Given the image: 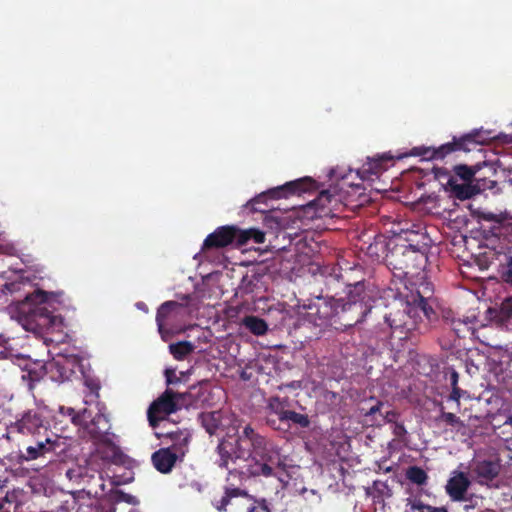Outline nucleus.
Segmentation results:
<instances>
[{
    "label": "nucleus",
    "mask_w": 512,
    "mask_h": 512,
    "mask_svg": "<svg viewBox=\"0 0 512 512\" xmlns=\"http://www.w3.org/2000/svg\"><path fill=\"white\" fill-rule=\"evenodd\" d=\"M236 458H243L248 461L251 468L258 466L260 470L264 465L268 467L269 472L261 474L263 477L277 476L276 468H284L285 463L282 459L280 448L265 436L257 433L250 425H246L242 434L236 439Z\"/></svg>",
    "instance_id": "f257e3e1"
},
{
    "label": "nucleus",
    "mask_w": 512,
    "mask_h": 512,
    "mask_svg": "<svg viewBox=\"0 0 512 512\" xmlns=\"http://www.w3.org/2000/svg\"><path fill=\"white\" fill-rule=\"evenodd\" d=\"M99 405L97 403L96 413L88 408L82 410L81 422L78 427L93 442L102 459L116 462L121 456V451L114 442L115 434L111 432L110 419L102 411L104 407L100 408Z\"/></svg>",
    "instance_id": "f03ea898"
},
{
    "label": "nucleus",
    "mask_w": 512,
    "mask_h": 512,
    "mask_svg": "<svg viewBox=\"0 0 512 512\" xmlns=\"http://www.w3.org/2000/svg\"><path fill=\"white\" fill-rule=\"evenodd\" d=\"M336 324L339 327H352L362 322L372 309V297L366 291L363 282L350 287L345 298L336 299Z\"/></svg>",
    "instance_id": "7ed1b4c3"
},
{
    "label": "nucleus",
    "mask_w": 512,
    "mask_h": 512,
    "mask_svg": "<svg viewBox=\"0 0 512 512\" xmlns=\"http://www.w3.org/2000/svg\"><path fill=\"white\" fill-rule=\"evenodd\" d=\"M201 392L202 387L197 388L195 386L185 393H178L169 388L166 389L150 404L147 410L150 426L153 428L157 427L160 421L182 408L196 407L200 401H204L199 399Z\"/></svg>",
    "instance_id": "20e7f679"
},
{
    "label": "nucleus",
    "mask_w": 512,
    "mask_h": 512,
    "mask_svg": "<svg viewBox=\"0 0 512 512\" xmlns=\"http://www.w3.org/2000/svg\"><path fill=\"white\" fill-rule=\"evenodd\" d=\"M492 138L493 136L490 135V132L474 130L459 138L453 137L451 142L445 143L438 148L430 146L413 147L408 155L421 157L422 160L426 161L443 160L447 155L453 152L472 151L476 149L478 145H483Z\"/></svg>",
    "instance_id": "39448f33"
},
{
    "label": "nucleus",
    "mask_w": 512,
    "mask_h": 512,
    "mask_svg": "<svg viewBox=\"0 0 512 512\" xmlns=\"http://www.w3.org/2000/svg\"><path fill=\"white\" fill-rule=\"evenodd\" d=\"M385 261L394 276L407 278L417 275L426 266L427 255L414 245L396 243L389 248Z\"/></svg>",
    "instance_id": "423d86ee"
},
{
    "label": "nucleus",
    "mask_w": 512,
    "mask_h": 512,
    "mask_svg": "<svg viewBox=\"0 0 512 512\" xmlns=\"http://www.w3.org/2000/svg\"><path fill=\"white\" fill-rule=\"evenodd\" d=\"M384 319L392 332L399 334V339H405L413 332L424 333L432 324L428 323L419 308L408 300L401 302L400 307L392 308L385 314Z\"/></svg>",
    "instance_id": "0eeeda50"
},
{
    "label": "nucleus",
    "mask_w": 512,
    "mask_h": 512,
    "mask_svg": "<svg viewBox=\"0 0 512 512\" xmlns=\"http://www.w3.org/2000/svg\"><path fill=\"white\" fill-rule=\"evenodd\" d=\"M63 297V292H46L36 289L25 295L24 304L29 306L28 313L39 326H51L57 318L52 310L56 309L55 304L63 302Z\"/></svg>",
    "instance_id": "6e6552de"
},
{
    "label": "nucleus",
    "mask_w": 512,
    "mask_h": 512,
    "mask_svg": "<svg viewBox=\"0 0 512 512\" xmlns=\"http://www.w3.org/2000/svg\"><path fill=\"white\" fill-rule=\"evenodd\" d=\"M172 444L166 448H160L151 456L153 466L157 471L167 474L172 471L178 460H182L188 451L191 435L187 430L177 429L167 434Z\"/></svg>",
    "instance_id": "1a4fd4ad"
},
{
    "label": "nucleus",
    "mask_w": 512,
    "mask_h": 512,
    "mask_svg": "<svg viewBox=\"0 0 512 512\" xmlns=\"http://www.w3.org/2000/svg\"><path fill=\"white\" fill-rule=\"evenodd\" d=\"M62 437L50 432L27 439H21L18 444V463L29 462L40 458H46L48 455L62 451L64 444Z\"/></svg>",
    "instance_id": "9d476101"
},
{
    "label": "nucleus",
    "mask_w": 512,
    "mask_h": 512,
    "mask_svg": "<svg viewBox=\"0 0 512 512\" xmlns=\"http://www.w3.org/2000/svg\"><path fill=\"white\" fill-rule=\"evenodd\" d=\"M11 429L20 434L22 439L52 432L50 422L45 415V409L41 407H34L24 411L11 424Z\"/></svg>",
    "instance_id": "9b49d317"
},
{
    "label": "nucleus",
    "mask_w": 512,
    "mask_h": 512,
    "mask_svg": "<svg viewBox=\"0 0 512 512\" xmlns=\"http://www.w3.org/2000/svg\"><path fill=\"white\" fill-rule=\"evenodd\" d=\"M199 421L209 435L215 436H231L240 426L237 416L228 410L202 412Z\"/></svg>",
    "instance_id": "f8f14e48"
},
{
    "label": "nucleus",
    "mask_w": 512,
    "mask_h": 512,
    "mask_svg": "<svg viewBox=\"0 0 512 512\" xmlns=\"http://www.w3.org/2000/svg\"><path fill=\"white\" fill-rule=\"evenodd\" d=\"M315 188V181L310 177L300 178L294 181L285 183L284 185L263 192L251 200V206L255 211L265 212L266 209L259 207L261 203H265L268 198L279 199L288 197L290 195H300Z\"/></svg>",
    "instance_id": "ddd939ff"
},
{
    "label": "nucleus",
    "mask_w": 512,
    "mask_h": 512,
    "mask_svg": "<svg viewBox=\"0 0 512 512\" xmlns=\"http://www.w3.org/2000/svg\"><path fill=\"white\" fill-rule=\"evenodd\" d=\"M337 316V301L334 298L329 300L323 298H317L313 303H310L307 307L305 319L312 323L314 326L327 327L334 326L336 324Z\"/></svg>",
    "instance_id": "4468645a"
},
{
    "label": "nucleus",
    "mask_w": 512,
    "mask_h": 512,
    "mask_svg": "<svg viewBox=\"0 0 512 512\" xmlns=\"http://www.w3.org/2000/svg\"><path fill=\"white\" fill-rule=\"evenodd\" d=\"M434 294L433 285L427 281H421L415 293L407 297L409 302H413L415 307L419 308L428 323H434L437 320V313L429 304Z\"/></svg>",
    "instance_id": "2eb2a0df"
},
{
    "label": "nucleus",
    "mask_w": 512,
    "mask_h": 512,
    "mask_svg": "<svg viewBox=\"0 0 512 512\" xmlns=\"http://www.w3.org/2000/svg\"><path fill=\"white\" fill-rule=\"evenodd\" d=\"M233 243L238 247V227L233 225L221 226L205 238L202 251L224 248Z\"/></svg>",
    "instance_id": "dca6fc26"
},
{
    "label": "nucleus",
    "mask_w": 512,
    "mask_h": 512,
    "mask_svg": "<svg viewBox=\"0 0 512 512\" xmlns=\"http://www.w3.org/2000/svg\"><path fill=\"white\" fill-rule=\"evenodd\" d=\"M258 469V466L251 468L249 464L247 463L243 467L240 468H234L228 471L226 479H225V486L226 488H234V489H242L241 486L249 479L259 477L261 474H266L269 472L268 467L265 465Z\"/></svg>",
    "instance_id": "f3484780"
},
{
    "label": "nucleus",
    "mask_w": 512,
    "mask_h": 512,
    "mask_svg": "<svg viewBox=\"0 0 512 512\" xmlns=\"http://www.w3.org/2000/svg\"><path fill=\"white\" fill-rule=\"evenodd\" d=\"M287 399H281L278 396H274L269 398L266 410L268 412L266 416V424L274 430L283 431L285 430L283 426H281V422L287 413L288 409Z\"/></svg>",
    "instance_id": "a211bd4d"
},
{
    "label": "nucleus",
    "mask_w": 512,
    "mask_h": 512,
    "mask_svg": "<svg viewBox=\"0 0 512 512\" xmlns=\"http://www.w3.org/2000/svg\"><path fill=\"white\" fill-rule=\"evenodd\" d=\"M183 305L176 301H166L160 305L156 313V323L159 333L164 337L166 326L170 320L180 315Z\"/></svg>",
    "instance_id": "6ab92c4d"
},
{
    "label": "nucleus",
    "mask_w": 512,
    "mask_h": 512,
    "mask_svg": "<svg viewBox=\"0 0 512 512\" xmlns=\"http://www.w3.org/2000/svg\"><path fill=\"white\" fill-rule=\"evenodd\" d=\"M470 484L471 482L464 472H455L447 481L446 492L453 501H463Z\"/></svg>",
    "instance_id": "aec40b11"
},
{
    "label": "nucleus",
    "mask_w": 512,
    "mask_h": 512,
    "mask_svg": "<svg viewBox=\"0 0 512 512\" xmlns=\"http://www.w3.org/2000/svg\"><path fill=\"white\" fill-rule=\"evenodd\" d=\"M488 312L497 326L512 329V296L504 299L498 309L490 308Z\"/></svg>",
    "instance_id": "412c9836"
},
{
    "label": "nucleus",
    "mask_w": 512,
    "mask_h": 512,
    "mask_svg": "<svg viewBox=\"0 0 512 512\" xmlns=\"http://www.w3.org/2000/svg\"><path fill=\"white\" fill-rule=\"evenodd\" d=\"M443 321L445 325H447L451 330L454 331L458 338H466L469 335L474 334L476 318L475 317H465L461 318H449L448 316H444Z\"/></svg>",
    "instance_id": "4be33fe9"
},
{
    "label": "nucleus",
    "mask_w": 512,
    "mask_h": 512,
    "mask_svg": "<svg viewBox=\"0 0 512 512\" xmlns=\"http://www.w3.org/2000/svg\"><path fill=\"white\" fill-rule=\"evenodd\" d=\"M499 462L493 460H481L474 463L473 472L482 481H492L500 472Z\"/></svg>",
    "instance_id": "5701e85b"
},
{
    "label": "nucleus",
    "mask_w": 512,
    "mask_h": 512,
    "mask_svg": "<svg viewBox=\"0 0 512 512\" xmlns=\"http://www.w3.org/2000/svg\"><path fill=\"white\" fill-rule=\"evenodd\" d=\"M384 403L374 397L362 402L359 407L360 415L364 416L372 424H380L381 413L383 412Z\"/></svg>",
    "instance_id": "b1692460"
},
{
    "label": "nucleus",
    "mask_w": 512,
    "mask_h": 512,
    "mask_svg": "<svg viewBox=\"0 0 512 512\" xmlns=\"http://www.w3.org/2000/svg\"><path fill=\"white\" fill-rule=\"evenodd\" d=\"M236 443L232 444L231 442L222 439L216 451L218 453L219 459L216 461V464L220 468H228L230 462H235L238 458L235 456Z\"/></svg>",
    "instance_id": "393cba45"
},
{
    "label": "nucleus",
    "mask_w": 512,
    "mask_h": 512,
    "mask_svg": "<svg viewBox=\"0 0 512 512\" xmlns=\"http://www.w3.org/2000/svg\"><path fill=\"white\" fill-rule=\"evenodd\" d=\"M0 512H23V503L15 491L0 490Z\"/></svg>",
    "instance_id": "a878e982"
},
{
    "label": "nucleus",
    "mask_w": 512,
    "mask_h": 512,
    "mask_svg": "<svg viewBox=\"0 0 512 512\" xmlns=\"http://www.w3.org/2000/svg\"><path fill=\"white\" fill-rule=\"evenodd\" d=\"M237 497H249L248 491L246 489H234V488H226L224 487V494L219 500H214L212 505L219 512H226L228 505L231 503L233 498Z\"/></svg>",
    "instance_id": "bb28decb"
},
{
    "label": "nucleus",
    "mask_w": 512,
    "mask_h": 512,
    "mask_svg": "<svg viewBox=\"0 0 512 512\" xmlns=\"http://www.w3.org/2000/svg\"><path fill=\"white\" fill-rule=\"evenodd\" d=\"M291 424L305 429L310 426L311 420L307 414H301L293 410H288L281 422V426L286 425V427H284V431H287L291 427Z\"/></svg>",
    "instance_id": "cd10ccee"
},
{
    "label": "nucleus",
    "mask_w": 512,
    "mask_h": 512,
    "mask_svg": "<svg viewBox=\"0 0 512 512\" xmlns=\"http://www.w3.org/2000/svg\"><path fill=\"white\" fill-rule=\"evenodd\" d=\"M250 240H253L256 244L264 243L265 234L256 228H250L246 230L238 228V247L246 245Z\"/></svg>",
    "instance_id": "c85d7f7f"
},
{
    "label": "nucleus",
    "mask_w": 512,
    "mask_h": 512,
    "mask_svg": "<svg viewBox=\"0 0 512 512\" xmlns=\"http://www.w3.org/2000/svg\"><path fill=\"white\" fill-rule=\"evenodd\" d=\"M244 326L254 335H264L268 330V325L265 320L257 316H246L243 319Z\"/></svg>",
    "instance_id": "c756f323"
},
{
    "label": "nucleus",
    "mask_w": 512,
    "mask_h": 512,
    "mask_svg": "<svg viewBox=\"0 0 512 512\" xmlns=\"http://www.w3.org/2000/svg\"><path fill=\"white\" fill-rule=\"evenodd\" d=\"M195 346L189 341H180L169 345V351L176 360H183L194 352Z\"/></svg>",
    "instance_id": "7c9ffc66"
},
{
    "label": "nucleus",
    "mask_w": 512,
    "mask_h": 512,
    "mask_svg": "<svg viewBox=\"0 0 512 512\" xmlns=\"http://www.w3.org/2000/svg\"><path fill=\"white\" fill-rule=\"evenodd\" d=\"M392 156H381L375 159H371L366 165L367 168H364L365 172H369L373 175H378L383 170H386V164L389 161H392Z\"/></svg>",
    "instance_id": "2f4dec72"
},
{
    "label": "nucleus",
    "mask_w": 512,
    "mask_h": 512,
    "mask_svg": "<svg viewBox=\"0 0 512 512\" xmlns=\"http://www.w3.org/2000/svg\"><path fill=\"white\" fill-rule=\"evenodd\" d=\"M406 478L416 485H424L428 480V475L421 467L411 466L406 471Z\"/></svg>",
    "instance_id": "473e14b6"
},
{
    "label": "nucleus",
    "mask_w": 512,
    "mask_h": 512,
    "mask_svg": "<svg viewBox=\"0 0 512 512\" xmlns=\"http://www.w3.org/2000/svg\"><path fill=\"white\" fill-rule=\"evenodd\" d=\"M332 198L333 195L329 191L323 190L318 194L317 198L312 201V205L324 208L331 203Z\"/></svg>",
    "instance_id": "72a5a7b5"
},
{
    "label": "nucleus",
    "mask_w": 512,
    "mask_h": 512,
    "mask_svg": "<svg viewBox=\"0 0 512 512\" xmlns=\"http://www.w3.org/2000/svg\"><path fill=\"white\" fill-rule=\"evenodd\" d=\"M455 174L464 181H471L475 175V171L467 165H457L454 168Z\"/></svg>",
    "instance_id": "f704fd0d"
},
{
    "label": "nucleus",
    "mask_w": 512,
    "mask_h": 512,
    "mask_svg": "<svg viewBox=\"0 0 512 512\" xmlns=\"http://www.w3.org/2000/svg\"><path fill=\"white\" fill-rule=\"evenodd\" d=\"M499 274L503 282L507 285L512 281V257L508 258L506 265L500 267Z\"/></svg>",
    "instance_id": "c9c22d12"
},
{
    "label": "nucleus",
    "mask_w": 512,
    "mask_h": 512,
    "mask_svg": "<svg viewBox=\"0 0 512 512\" xmlns=\"http://www.w3.org/2000/svg\"><path fill=\"white\" fill-rule=\"evenodd\" d=\"M456 195L459 199H469L474 195V190L470 185H457L454 187Z\"/></svg>",
    "instance_id": "e433bc0d"
},
{
    "label": "nucleus",
    "mask_w": 512,
    "mask_h": 512,
    "mask_svg": "<svg viewBox=\"0 0 512 512\" xmlns=\"http://www.w3.org/2000/svg\"><path fill=\"white\" fill-rule=\"evenodd\" d=\"M60 412L63 414V415H67L71 418V421L74 425L78 426L81 422L80 420V417L82 415V410L79 411V412H76L73 408L71 407H61L60 408Z\"/></svg>",
    "instance_id": "4c0bfd02"
},
{
    "label": "nucleus",
    "mask_w": 512,
    "mask_h": 512,
    "mask_svg": "<svg viewBox=\"0 0 512 512\" xmlns=\"http://www.w3.org/2000/svg\"><path fill=\"white\" fill-rule=\"evenodd\" d=\"M69 362L70 361L68 359H64L63 361L58 360L55 362L56 367L60 371V376H61L62 380L69 379V377L73 373L72 368L66 369V365L69 364Z\"/></svg>",
    "instance_id": "58836bf2"
},
{
    "label": "nucleus",
    "mask_w": 512,
    "mask_h": 512,
    "mask_svg": "<svg viewBox=\"0 0 512 512\" xmlns=\"http://www.w3.org/2000/svg\"><path fill=\"white\" fill-rule=\"evenodd\" d=\"M247 512H271L265 499L255 500V504L248 507Z\"/></svg>",
    "instance_id": "ea45409f"
},
{
    "label": "nucleus",
    "mask_w": 512,
    "mask_h": 512,
    "mask_svg": "<svg viewBox=\"0 0 512 512\" xmlns=\"http://www.w3.org/2000/svg\"><path fill=\"white\" fill-rule=\"evenodd\" d=\"M323 400L330 405H337L340 402V395L337 392L325 390L322 393Z\"/></svg>",
    "instance_id": "a19ab883"
},
{
    "label": "nucleus",
    "mask_w": 512,
    "mask_h": 512,
    "mask_svg": "<svg viewBox=\"0 0 512 512\" xmlns=\"http://www.w3.org/2000/svg\"><path fill=\"white\" fill-rule=\"evenodd\" d=\"M440 419L450 426H456L461 422L460 418L451 412L442 411Z\"/></svg>",
    "instance_id": "79ce46f5"
},
{
    "label": "nucleus",
    "mask_w": 512,
    "mask_h": 512,
    "mask_svg": "<svg viewBox=\"0 0 512 512\" xmlns=\"http://www.w3.org/2000/svg\"><path fill=\"white\" fill-rule=\"evenodd\" d=\"M392 432L398 439H403L407 434L405 426L402 423H398L397 421L393 423Z\"/></svg>",
    "instance_id": "37998d69"
},
{
    "label": "nucleus",
    "mask_w": 512,
    "mask_h": 512,
    "mask_svg": "<svg viewBox=\"0 0 512 512\" xmlns=\"http://www.w3.org/2000/svg\"><path fill=\"white\" fill-rule=\"evenodd\" d=\"M165 377L167 385H173L180 382V378L177 377L175 369L167 368L165 370Z\"/></svg>",
    "instance_id": "c03bdc74"
},
{
    "label": "nucleus",
    "mask_w": 512,
    "mask_h": 512,
    "mask_svg": "<svg viewBox=\"0 0 512 512\" xmlns=\"http://www.w3.org/2000/svg\"><path fill=\"white\" fill-rule=\"evenodd\" d=\"M85 384L89 388L91 394H93L96 398H99V390L101 388L100 383L93 379H87Z\"/></svg>",
    "instance_id": "a18cd8bd"
},
{
    "label": "nucleus",
    "mask_w": 512,
    "mask_h": 512,
    "mask_svg": "<svg viewBox=\"0 0 512 512\" xmlns=\"http://www.w3.org/2000/svg\"><path fill=\"white\" fill-rule=\"evenodd\" d=\"M397 416H398V414L393 410L382 412L380 422L393 424L396 422Z\"/></svg>",
    "instance_id": "49530a36"
},
{
    "label": "nucleus",
    "mask_w": 512,
    "mask_h": 512,
    "mask_svg": "<svg viewBox=\"0 0 512 512\" xmlns=\"http://www.w3.org/2000/svg\"><path fill=\"white\" fill-rule=\"evenodd\" d=\"M22 285H23L22 282L14 281V282L6 283L5 289H6L7 293L13 294L15 292H18Z\"/></svg>",
    "instance_id": "de8ad7c7"
},
{
    "label": "nucleus",
    "mask_w": 512,
    "mask_h": 512,
    "mask_svg": "<svg viewBox=\"0 0 512 512\" xmlns=\"http://www.w3.org/2000/svg\"><path fill=\"white\" fill-rule=\"evenodd\" d=\"M44 374H45V372L42 371V369L39 372L36 371V370H29L28 371V377H29V379L32 382L40 381Z\"/></svg>",
    "instance_id": "09e8293b"
},
{
    "label": "nucleus",
    "mask_w": 512,
    "mask_h": 512,
    "mask_svg": "<svg viewBox=\"0 0 512 512\" xmlns=\"http://www.w3.org/2000/svg\"><path fill=\"white\" fill-rule=\"evenodd\" d=\"M81 468H77V469H69L67 472H66V476L70 479V480H73V481H77L78 478H80L82 476V473H81Z\"/></svg>",
    "instance_id": "8fccbe9b"
},
{
    "label": "nucleus",
    "mask_w": 512,
    "mask_h": 512,
    "mask_svg": "<svg viewBox=\"0 0 512 512\" xmlns=\"http://www.w3.org/2000/svg\"><path fill=\"white\" fill-rule=\"evenodd\" d=\"M462 395V390L459 387H453L449 395V400L459 402Z\"/></svg>",
    "instance_id": "3c124183"
},
{
    "label": "nucleus",
    "mask_w": 512,
    "mask_h": 512,
    "mask_svg": "<svg viewBox=\"0 0 512 512\" xmlns=\"http://www.w3.org/2000/svg\"><path fill=\"white\" fill-rule=\"evenodd\" d=\"M458 380H459V375L455 370H453L450 375V384H451L452 388L458 387Z\"/></svg>",
    "instance_id": "603ef678"
},
{
    "label": "nucleus",
    "mask_w": 512,
    "mask_h": 512,
    "mask_svg": "<svg viewBox=\"0 0 512 512\" xmlns=\"http://www.w3.org/2000/svg\"><path fill=\"white\" fill-rule=\"evenodd\" d=\"M419 508H425L428 512H447L444 507H432L429 505H421Z\"/></svg>",
    "instance_id": "864d4df0"
},
{
    "label": "nucleus",
    "mask_w": 512,
    "mask_h": 512,
    "mask_svg": "<svg viewBox=\"0 0 512 512\" xmlns=\"http://www.w3.org/2000/svg\"><path fill=\"white\" fill-rule=\"evenodd\" d=\"M123 500L129 504H135V497L130 494H123Z\"/></svg>",
    "instance_id": "5fc2aeb1"
},
{
    "label": "nucleus",
    "mask_w": 512,
    "mask_h": 512,
    "mask_svg": "<svg viewBox=\"0 0 512 512\" xmlns=\"http://www.w3.org/2000/svg\"><path fill=\"white\" fill-rule=\"evenodd\" d=\"M508 285L512 287V281Z\"/></svg>",
    "instance_id": "6e6d98bb"
}]
</instances>
